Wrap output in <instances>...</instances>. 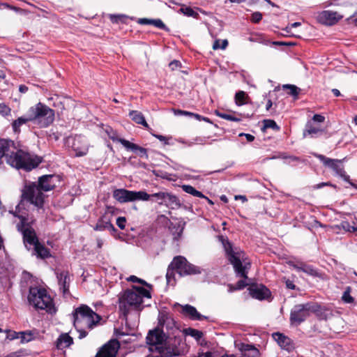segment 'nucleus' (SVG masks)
<instances>
[{
  "instance_id": "9d476101",
  "label": "nucleus",
  "mask_w": 357,
  "mask_h": 357,
  "mask_svg": "<svg viewBox=\"0 0 357 357\" xmlns=\"http://www.w3.org/2000/svg\"><path fill=\"white\" fill-rule=\"evenodd\" d=\"M181 335L167 336L162 349L158 352L161 357H176L182 354Z\"/></svg>"
},
{
  "instance_id": "e433bc0d",
  "label": "nucleus",
  "mask_w": 357,
  "mask_h": 357,
  "mask_svg": "<svg viewBox=\"0 0 357 357\" xmlns=\"http://www.w3.org/2000/svg\"><path fill=\"white\" fill-rule=\"evenodd\" d=\"M111 22L112 23L118 24L119 22L121 23H127V20L130 19L131 20H134L135 18L132 17H129L128 15H123V14H111L109 16Z\"/></svg>"
},
{
  "instance_id": "6e6552de",
  "label": "nucleus",
  "mask_w": 357,
  "mask_h": 357,
  "mask_svg": "<svg viewBox=\"0 0 357 357\" xmlns=\"http://www.w3.org/2000/svg\"><path fill=\"white\" fill-rule=\"evenodd\" d=\"M28 301L36 309L44 310L50 314L56 312L53 299L44 288L30 287Z\"/></svg>"
},
{
  "instance_id": "412c9836",
  "label": "nucleus",
  "mask_w": 357,
  "mask_h": 357,
  "mask_svg": "<svg viewBox=\"0 0 357 357\" xmlns=\"http://www.w3.org/2000/svg\"><path fill=\"white\" fill-rule=\"evenodd\" d=\"M56 278L58 280V283L60 287V290L62 291L63 295L68 294L69 293V283H70V276L68 271H56Z\"/></svg>"
},
{
  "instance_id": "f704fd0d",
  "label": "nucleus",
  "mask_w": 357,
  "mask_h": 357,
  "mask_svg": "<svg viewBox=\"0 0 357 357\" xmlns=\"http://www.w3.org/2000/svg\"><path fill=\"white\" fill-rule=\"evenodd\" d=\"M176 273V266H172V262L169 265L167 273H166V279H167V283L169 285L174 286L176 283V279H175V273Z\"/></svg>"
},
{
  "instance_id": "4468645a",
  "label": "nucleus",
  "mask_w": 357,
  "mask_h": 357,
  "mask_svg": "<svg viewBox=\"0 0 357 357\" xmlns=\"http://www.w3.org/2000/svg\"><path fill=\"white\" fill-rule=\"evenodd\" d=\"M115 208L112 206H107L105 213L98 220L93 229L96 231L109 230L112 232H116V229L112 223V216Z\"/></svg>"
},
{
  "instance_id": "3c124183",
  "label": "nucleus",
  "mask_w": 357,
  "mask_h": 357,
  "mask_svg": "<svg viewBox=\"0 0 357 357\" xmlns=\"http://www.w3.org/2000/svg\"><path fill=\"white\" fill-rule=\"evenodd\" d=\"M151 24L162 30L167 29L166 25L160 19H151Z\"/></svg>"
},
{
  "instance_id": "58836bf2",
  "label": "nucleus",
  "mask_w": 357,
  "mask_h": 357,
  "mask_svg": "<svg viewBox=\"0 0 357 357\" xmlns=\"http://www.w3.org/2000/svg\"><path fill=\"white\" fill-rule=\"evenodd\" d=\"M182 190L190 194L194 197H205V195L200 191L196 190L194 187H192L190 185H183L181 186Z\"/></svg>"
},
{
  "instance_id": "5fc2aeb1",
  "label": "nucleus",
  "mask_w": 357,
  "mask_h": 357,
  "mask_svg": "<svg viewBox=\"0 0 357 357\" xmlns=\"http://www.w3.org/2000/svg\"><path fill=\"white\" fill-rule=\"evenodd\" d=\"M262 19V14L260 12H255L251 15V21L254 23L259 22Z\"/></svg>"
},
{
  "instance_id": "f3484780",
  "label": "nucleus",
  "mask_w": 357,
  "mask_h": 357,
  "mask_svg": "<svg viewBox=\"0 0 357 357\" xmlns=\"http://www.w3.org/2000/svg\"><path fill=\"white\" fill-rule=\"evenodd\" d=\"M119 347V341L112 340L100 349L96 354V357H116Z\"/></svg>"
},
{
  "instance_id": "6e6d98bb",
  "label": "nucleus",
  "mask_w": 357,
  "mask_h": 357,
  "mask_svg": "<svg viewBox=\"0 0 357 357\" xmlns=\"http://www.w3.org/2000/svg\"><path fill=\"white\" fill-rule=\"evenodd\" d=\"M126 219L125 217H119L116 219V225L121 229H124L126 227Z\"/></svg>"
},
{
  "instance_id": "ea45409f",
  "label": "nucleus",
  "mask_w": 357,
  "mask_h": 357,
  "mask_svg": "<svg viewBox=\"0 0 357 357\" xmlns=\"http://www.w3.org/2000/svg\"><path fill=\"white\" fill-rule=\"evenodd\" d=\"M352 288L350 286L345 287L344 291L342 296V301L344 303L352 304L354 303V298L351 296Z\"/></svg>"
},
{
  "instance_id": "c85d7f7f",
  "label": "nucleus",
  "mask_w": 357,
  "mask_h": 357,
  "mask_svg": "<svg viewBox=\"0 0 357 357\" xmlns=\"http://www.w3.org/2000/svg\"><path fill=\"white\" fill-rule=\"evenodd\" d=\"M28 122H31V121L29 120V114L27 112L24 116H20L13 121L12 128H13V132L15 133H20V127L22 125H24Z\"/></svg>"
},
{
  "instance_id": "f8f14e48",
  "label": "nucleus",
  "mask_w": 357,
  "mask_h": 357,
  "mask_svg": "<svg viewBox=\"0 0 357 357\" xmlns=\"http://www.w3.org/2000/svg\"><path fill=\"white\" fill-rule=\"evenodd\" d=\"M172 266H176V273L180 277L188 275H197L202 273V268L194 264L189 263L187 259L182 256L175 257L172 261Z\"/></svg>"
},
{
  "instance_id": "774afa93",
  "label": "nucleus",
  "mask_w": 357,
  "mask_h": 357,
  "mask_svg": "<svg viewBox=\"0 0 357 357\" xmlns=\"http://www.w3.org/2000/svg\"><path fill=\"white\" fill-rule=\"evenodd\" d=\"M174 113L176 114L185 115V116H192V112L181 110V109L176 110L174 112Z\"/></svg>"
},
{
  "instance_id": "4d7b16f0",
  "label": "nucleus",
  "mask_w": 357,
  "mask_h": 357,
  "mask_svg": "<svg viewBox=\"0 0 357 357\" xmlns=\"http://www.w3.org/2000/svg\"><path fill=\"white\" fill-rule=\"evenodd\" d=\"M325 186H331L335 188H336V185L332 184L331 182H321V183L314 185L313 186V189L317 190V189L322 188L323 187H325Z\"/></svg>"
},
{
  "instance_id": "a19ab883",
  "label": "nucleus",
  "mask_w": 357,
  "mask_h": 357,
  "mask_svg": "<svg viewBox=\"0 0 357 357\" xmlns=\"http://www.w3.org/2000/svg\"><path fill=\"white\" fill-rule=\"evenodd\" d=\"M268 128H271L276 131H278L280 129L274 120L264 119L263 121V128H261V130H265Z\"/></svg>"
},
{
  "instance_id": "473e14b6",
  "label": "nucleus",
  "mask_w": 357,
  "mask_h": 357,
  "mask_svg": "<svg viewBox=\"0 0 357 357\" xmlns=\"http://www.w3.org/2000/svg\"><path fill=\"white\" fill-rule=\"evenodd\" d=\"M166 206L174 208L180 205L178 198L170 193L166 192L164 204Z\"/></svg>"
},
{
  "instance_id": "69168bd1",
  "label": "nucleus",
  "mask_w": 357,
  "mask_h": 357,
  "mask_svg": "<svg viewBox=\"0 0 357 357\" xmlns=\"http://www.w3.org/2000/svg\"><path fill=\"white\" fill-rule=\"evenodd\" d=\"M325 118L321 114H314L312 117V121L314 122L321 123L324 122Z\"/></svg>"
},
{
  "instance_id": "37998d69",
  "label": "nucleus",
  "mask_w": 357,
  "mask_h": 357,
  "mask_svg": "<svg viewBox=\"0 0 357 357\" xmlns=\"http://www.w3.org/2000/svg\"><path fill=\"white\" fill-rule=\"evenodd\" d=\"M185 331L187 335L194 337L197 340H200L203 336L202 332L197 329L188 328L185 329Z\"/></svg>"
},
{
  "instance_id": "20e7f679",
  "label": "nucleus",
  "mask_w": 357,
  "mask_h": 357,
  "mask_svg": "<svg viewBox=\"0 0 357 357\" xmlns=\"http://www.w3.org/2000/svg\"><path fill=\"white\" fill-rule=\"evenodd\" d=\"M100 319L98 314L86 305L76 308L73 313V324L79 333V338L85 337L88 334L86 330L92 329Z\"/></svg>"
},
{
  "instance_id": "bb28decb",
  "label": "nucleus",
  "mask_w": 357,
  "mask_h": 357,
  "mask_svg": "<svg viewBox=\"0 0 357 357\" xmlns=\"http://www.w3.org/2000/svg\"><path fill=\"white\" fill-rule=\"evenodd\" d=\"M33 246L34 255H36L38 258L45 259L51 256L50 250L39 241L33 245Z\"/></svg>"
},
{
  "instance_id": "680f3d73",
  "label": "nucleus",
  "mask_w": 357,
  "mask_h": 357,
  "mask_svg": "<svg viewBox=\"0 0 357 357\" xmlns=\"http://www.w3.org/2000/svg\"><path fill=\"white\" fill-rule=\"evenodd\" d=\"M206 143V138L197 137L193 139L192 144H204Z\"/></svg>"
},
{
  "instance_id": "dca6fc26",
  "label": "nucleus",
  "mask_w": 357,
  "mask_h": 357,
  "mask_svg": "<svg viewBox=\"0 0 357 357\" xmlns=\"http://www.w3.org/2000/svg\"><path fill=\"white\" fill-rule=\"evenodd\" d=\"M72 149L75 153V156L81 157L88 153L89 144L84 137L76 135L73 139Z\"/></svg>"
},
{
  "instance_id": "bf43d9fd",
  "label": "nucleus",
  "mask_w": 357,
  "mask_h": 357,
  "mask_svg": "<svg viewBox=\"0 0 357 357\" xmlns=\"http://www.w3.org/2000/svg\"><path fill=\"white\" fill-rule=\"evenodd\" d=\"M342 227L345 230H347V231H348L349 232L357 231V227H355L354 226H351L348 222H342Z\"/></svg>"
},
{
  "instance_id": "79ce46f5",
  "label": "nucleus",
  "mask_w": 357,
  "mask_h": 357,
  "mask_svg": "<svg viewBox=\"0 0 357 357\" xmlns=\"http://www.w3.org/2000/svg\"><path fill=\"white\" fill-rule=\"evenodd\" d=\"M179 12L188 17H192L196 19L199 17V13L195 11L191 7H182L180 8Z\"/></svg>"
},
{
  "instance_id": "338daca9",
  "label": "nucleus",
  "mask_w": 357,
  "mask_h": 357,
  "mask_svg": "<svg viewBox=\"0 0 357 357\" xmlns=\"http://www.w3.org/2000/svg\"><path fill=\"white\" fill-rule=\"evenodd\" d=\"M287 160H289L288 163L290 164L291 162H303L304 160H301L299 157L294 156V155H290L285 158Z\"/></svg>"
},
{
  "instance_id": "ddd939ff",
  "label": "nucleus",
  "mask_w": 357,
  "mask_h": 357,
  "mask_svg": "<svg viewBox=\"0 0 357 357\" xmlns=\"http://www.w3.org/2000/svg\"><path fill=\"white\" fill-rule=\"evenodd\" d=\"M167 337L166 333H164L163 331L160 330V326H157L155 328L149 331L146 337V344L149 347V350L151 352L158 354Z\"/></svg>"
},
{
  "instance_id": "39448f33",
  "label": "nucleus",
  "mask_w": 357,
  "mask_h": 357,
  "mask_svg": "<svg viewBox=\"0 0 357 357\" xmlns=\"http://www.w3.org/2000/svg\"><path fill=\"white\" fill-rule=\"evenodd\" d=\"M21 204L22 203L20 202L15 206V211H10V213L20 220L16 225V228L22 234L24 243L33 245L38 242L35 229L33 227L35 220L29 218L28 215L21 213Z\"/></svg>"
},
{
  "instance_id": "e2e57ef3",
  "label": "nucleus",
  "mask_w": 357,
  "mask_h": 357,
  "mask_svg": "<svg viewBox=\"0 0 357 357\" xmlns=\"http://www.w3.org/2000/svg\"><path fill=\"white\" fill-rule=\"evenodd\" d=\"M301 22H294V23L290 24H289L288 26H287L284 30H285L287 33H289V32L291 31V29H292L293 28H295V27L299 26H301Z\"/></svg>"
},
{
  "instance_id": "aec40b11",
  "label": "nucleus",
  "mask_w": 357,
  "mask_h": 357,
  "mask_svg": "<svg viewBox=\"0 0 357 357\" xmlns=\"http://www.w3.org/2000/svg\"><path fill=\"white\" fill-rule=\"evenodd\" d=\"M113 197L119 203H127L132 202V190L124 188L115 189L113 191Z\"/></svg>"
},
{
  "instance_id": "c756f323",
  "label": "nucleus",
  "mask_w": 357,
  "mask_h": 357,
  "mask_svg": "<svg viewBox=\"0 0 357 357\" xmlns=\"http://www.w3.org/2000/svg\"><path fill=\"white\" fill-rule=\"evenodd\" d=\"M129 116L136 123L142 125L146 129L150 128L149 126L148 125V123H146V121L145 120L144 115L140 112H138L136 110H132L129 113Z\"/></svg>"
},
{
  "instance_id": "2f4dec72",
  "label": "nucleus",
  "mask_w": 357,
  "mask_h": 357,
  "mask_svg": "<svg viewBox=\"0 0 357 357\" xmlns=\"http://www.w3.org/2000/svg\"><path fill=\"white\" fill-rule=\"evenodd\" d=\"M18 334H20V339L22 343L29 342L31 340H33L37 335H38V332L37 330L34 329L32 331H20Z\"/></svg>"
},
{
  "instance_id": "9b49d317",
  "label": "nucleus",
  "mask_w": 357,
  "mask_h": 357,
  "mask_svg": "<svg viewBox=\"0 0 357 357\" xmlns=\"http://www.w3.org/2000/svg\"><path fill=\"white\" fill-rule=\"evenodd\" d=\"M314 156L318 158L325 166L332 169L337 175L340 176L344 181L348 182L351 186L357 189V185L351 182L350 176L344 171V167L340 164L341 160L332 159L319 153H313Z\"/></svg>"
},
{
  "instance_id": "052dcab7",
  "label": "nucleus",
  "mask_w": 357,
  "mask_h": 357,
  "mask_svg": "<svg viewBox=\"0 0 357 357\" xmlns=\"http://www.w3.org/2000/svg\"><path fill=\"white\" fill-rule=\"evenodd\" d=\"M284 282H285L286 287L287 289H292V290L296 289V287L292 280H290L289 279L284 278Z\"/></svg>"
},
{
  "instance_id": "f03ea898",
  "label": "nucleus",
  "mask_w": 357,
  "mask_h": 357,
  "mask_svg": "<svg viewBox=\"0 0 357 357\" xmlns=\"http://www.w3.org/2000/svg\"><path fill=\"white\" fill-rule=\"evenodd\" d=\"M60 182L61 176L57 174H47L39 177L38 183H31L24 187L20 202L22 203L25 200L38 208H42L45 199L43 191L48 192L53 190Z\"/></svg>"
},
{
  "instance_id": "864d4df0",
  "label": "nucleus",
  "mask_w": 357,
  "mask_h": 357,
  "mask_svg": "<svg viewBox=\"0 0 357 357\" xmlns=\"http://www.w3.org/2000/svg\"><path fill=\"white\" fill-rule=\"evenodd\" d=\"M10 113V108L5 103H0V114L7 116Z\"/></svg>"
},
{
  "instance_id": "1a4fd4ad",
  "label": "nucleus",
  "mask_w": 357,
  "mask_h": 357,
  "mask_svg": "<svg viewBox=\"0 0 357 357\" xmlns=\"http://www.w3.org/2000/svg\"><path fill=\"white\" fill-rule=\"evenodd\" d=\"M319 308L320 306L318 304L311 302L294 305L290 312L291 324L300 325L310 316L312 312L319 311Z\"/></svg>"
},
{
  "instance_id": "0eeeda50",
  "label": "nucleus",
  "mask_w": 357,
  "mask_h": 357,
  "mask_svg": "<svg viewBox=\"0 0 357 357\" xmlns=\"http://www.w3.org/2000/svg\"><path fill=\"white\" fill-rule=\"evenodd\" d=\"M27 112L29 120L40 128L48 127L54 121V110L42 102L31 107Z\"/></svg>"
},
{
  "instance_id": "cd10ccee",
  "label": "nucleus",
  "mask_w": 357,
  "mask_h": 357,
  "mask_svg": "<svg viewBox=\"0 0 357 357\" xmlns=\"http://www.w3.org/2000/svg\"><path fill=\"white\" fill-rule=\"evenodd\" d=\"M73 344V338L68 333H63L59 335L56 340V346L58 349H63L69 347Z\"/></svg>"
},
{
  "instance_id": "5701e85b",
  "label": "nucleus",
  "mask_w": 357,
  "mask_h": 357,
  "mask_svg": "<svg viewBox=\"0 0 357 357\" xmlns=\"http://www.w3.org/2000/svg\"><path fill=\"white\" fill-rule=\"evenodd\" d=\"M120 143L128 150H130L134 153H137L141 158H148L147 150L145 148L133 144L128 140H120Z\"/></svg>"
},
{
  "instance_id": "423d86ee",
  "label": "nucleus",
  "mask_w": 357,
  "mask_h": 357,
  "mask_svg": "<svg viewBox=\"0 0 357 357\" xmlns=\"http://www.w3.org/2000/svg\"><path fill=\"white\" fill-rule=\"evenodd\" d=\"M222 245L229 261L233 265L234 271L238 276L245 279L248 278V270L250 268V263L242 264L244 259V252L240 250L234 249L231 243L227 239H222Z\"/></svg>"
},
{
  "instance_id": "13d9d810",
  "label": "nucleus",
  "mask_w": 357,
  "mask_h": 357,
  "mask_svg": "<svg viewBox=\"0 0 357 357\" xmlns=\"http://www.w3.org/2000/svg\"><path fill=\"white\" fill-rule=\"evenodd\" d=\"M329 6H346L347 1L346 0H330L328 2Z\"/></svg>"
},
{
  "instance_id": "09e8293b",
  "label": "nucleus",
  "mask_w": 357,
  "mask_h": 357,
  "mask_svg": "<svg viewBox=\"0 0 357 357\" xmlns=\"http://www.w3.org/2000/svg\"><path fill=\"white\" fill-rule=\"evenodd\" d=\"M247 285H248V284L246 283V282L245 280H241L236 282L235 287L232 286L231 284H229L228 285V287H229L228 291H229V292H232L236 290H241V289H244Z\"/></svg>"
},
{
  "instance_id": "4c0bfd02",
  "label": "nucleus",
  "mask_w": 357,
  "mask_h": 357,
  "mask_svg": "<svg viewBox=\"0 0 357 357\" xmlns=\"http://www.w3.org/2000/svg\"><path fill=\"white\" fill-rule=\"evenodd\" d=\"M151 199V195L144 190H132V202L148 201Z\"/></svg>"
},
{
  "instance_id": "7ed1b4c3",
  "label": "nucleus",
  "mask_w": 357,
  "mask_h": 357,
  "mask_svg": "<svg viewBox=\"0 0 357 357\" xmlns=\"http://www.w3.org/2000/svg\"><path fill=\"white\" fill-rule=\"evenodd\" d=\"M150 291L142 287L132 286L119 295V308L121 315L126 318L131 309L139 310L143 298H150Z\"/></svg>"
},
{
  "instance_id": "c9c22d12",
  "label": "nucleus",
  "mask_w": 357,
  "mask_h": 357,
  "mask_svg": "<svg viewBox=\"0 0 357 357\" xmlns=\"http://www.w3.org/2000/svg\"><path fill=\"white\" fill-rule=\"evenodd\" d=\"M248 94L243 91H239L236 93L234 96L235 103L238 106H242L248 102Z\"/></svg>"
},
{
  "instance_id": "6ab92c4d",
  "label": "nucleus",
  "mask_w": 357,
  "mask_h": 357,
  "mask_svg": "<svg viewBox=\"0 0 357 357\" xmlns=\"http://www.w3.org/2000/svg\"><path fill=\"white\" fill-rule=\"evenodd\" d=\"M343 17L338 13L332 10H324L319 15V20L326 25H333Z\"/></svg>"
},
{
  "instance_id": "de8ad7c7",
  "label": "nucleus",
  "mask_w": 357,
  "mask_h": 357,
  "mask_svg": "<svg viewBox=\"0 0 357 357\" xmlns=\"http://www.w3.org/2000/svg\"><path fill=\"white\" fill-rule=\"evenodd\" d=\"M215 114L223 119H225V120H228V121H235V122H239L241 121V119L238 118V117H236L233 115H231V114H226V113H223V112H220L219 111H216L215 112Z\"/></svg>"
},
{
  "instance_id": "c03bdc74",
  "label": "nucleus",
  "mask_w": 357,
  "mask_h": 357,
  "mask_svg": "<svg viewBox=\"0 0 357 357\" xmlns=\"http://www.w3.org/2000/svg\"><path fill=\"white\" fill-rule=\"evenodd\" d=\"M105 132L107 133V136L113 141V142H120V140H122V138H119L117 132L113 130L111 127H107L105 129Z\"/></svg>"
},
{
  "instance_id": "f257e3e1",
  "label": "nucleus",
  "mask_w": 357,
  "mask_h": 357,
  "mask_svg": "<svg viewBox=\"0 0 357 357\" xmlns=\"http://www.w3.org/2000/svg\"><path fill=\"white\" fill-rule=\"evenodd\" d=\"M0 165L2 158L5 157L6 162L10 166L17 169L29 172L37 167L41 162L42 158L36 155L31 154L23 150H17L13 141L6 139H0Z\"/></svg>"
},
{
  "instance_id": "72a5a7b5",
  "label": "nucleus",
  "mask_w": 357,
  "mask_h": 357,
  "mask_svg": "<svg viewBox=\"0 0 357 357\" xmlns=\"http://www.w3.org/2000/svg\"><path fill=\"white\" fill-rule=\"evenodd\" d=\"M294 268L298 271H303L310 275L316 276L317 275V270L310 265L305 264H301V265L295 264L294 265Z\"/></svg>"
},
{
  "instance_id": "a878e982",
  "label": "nucleus",
  "mask_w": 357,
  "mask_h": 357,
  "mask_svg": "<svg viewBox=\"0 0 357 357\" xmlns=\"http://www.w3.org/2000/svg\"><path fill=\"white\" fill-rule=\"evenodd\" d=\"M324 130L318 126L313 125L312 122H307L303 130V136L310 135L311 137H317L324 133Z\"/></svg>"
},
{
  "instance_id": "a18cd8bd",
  "label": "nucleus",
  "mask_w": 357,
  "mask_h": 357,
  "mask_svg": "<svg viewBox=\"0 0 357 357\" xmlns=\"http://www.w3.org/2000/svg\"><path fill=\"white\" fill-rule=\"evenodd\" d=\"M282 87L284 89L289 90L288 92V93L289 95L294 96V98L298 97V96L299 94L300 89L298 88L296 86L292 85V84H284V85H283Z\"/></svg>"
},
{
  "instance_id": "a211bd4d",
  "label": "nucleus",
  "mask_w": 357,
  "mask_h": 357,
  "mask_svg": "<svg viewBox=\"0 0 357 357\" xmlns=\"http://www.w3.org/2000/svg\"><path fill=\"white\" fill-rule=\"evenodd\" d=\"M273 337L282 349L291 352L295 349L294 341L283 333L279 332L274 333Z\"/></svg>"
},
{
  "instance_id": "7c9ffc66",
  "label": "nucleus",
  "mask_w": 357,
  "mask_h": 357,
  "mask_svg": "<svg viewBox=\"0 0 357 357\" xmlns=\"http://www.w3.org/2000/svg\"><path fill=\"white\" fill-rule=\"evenodd\" d=\"M184 226L185 223H182L181 222L171 223L169 229L175 240H178L181 237Z\"/></svg>"
},
{
  "instance_id": "b1692460",
  "label": "nucleus",
  "mask_w": 357,
  "mask_h": 357,
  "mask_svg": "<svg viewBox=\"0 0 357 357\" xmlns=\"http://www.w3.org/2000/svg\"><path fill=\"white\" fill-rule=\"evenodd\" d=\"M250 291L252 296L259 300L268 298L271 296L270 290L264 285L252 287Z\"/></svg>"
},
{
  "instance_id": "8fccbe9b",
  "label": "nucleus",
  "mask_w": 357,
  "mask_h": 357,
  "mask_svg": "<svg viewBox=\"0 0 357 357\" xmlns=\"http://www.w3.org/2000/svg\"><path fill=\"white\" fill-rule=\"evenodd\" d=\"M165 192H159L156 193H153L150 195L151 198H155V201L158 202L160 205H162L164 204L165 198Z\"/></svg>"
},
{
  "instance_id": "603ef678",
  "label": "nucleus",
  "mask_w": 357,
  "mask_h": 357,
  "mask_svg": "<svg viewBox=\"0 0 357 357\" xmlns=\"http://www.w3.org/2000/svg\"><path fill=\"white\" fill-rule=\"evenodd\" d=\"M127 280L129 282H138L139 284L149 287V284L145 280H144L141 278H139L135 275H130V277H128L127 278Z\"/></svg>"
},
{
  "instance_id": "0e129e2a",
  "label": "nucleus",
  "mask_w": 357,
  "mask_h": 357,
  "mask_svg": "<svg viewBox=\"0 0 357 357\" xmlns=\"http://www.w3.org/2000/svg\"><path fill=\"white\" fill-rule=\"evenodd\" d=\"M151 19L148 18H139L137 20V23L142 25H148L151 24Z\"/></svg>"
},
{
  "instance_id": "2eb2a0df",
  "label": "nucleus",
  "mask_w": 357,
  "mask_h": 357,
  "mask_svg": "<svg viewBox=\"0 0 357 357\" xmlns=\"http://www.w3.org/2000/svg\"><path fill=\"white\" fill-rule=\"evenodd\" d=\"M158 326H160V330H162L167 336L181 335L180 331L176 326L175 321L170 317H165L162 319H160Z\"/></svg>"
},
{
  "instance_id": "393cba45",
  "label": "nucleus",
  "mask_w": 357,
  "mask_h": 357,
  "mask_svg": "<svg viewBox=\"0 0 357 357\" xmlns=\"http://www.w3.org/2000/svg\"><path fill=\"white\" fill-rule=\"evenodd\" d=\"M242 351V357H260L261 354L258 349L253 345L242 344L240 348Z\"/></svg>"
},
{
  "instance_id": "49530a36",
  "label": "nucleus",
  "mask_w": 357,
  "mask_h": 357,
  "mask_svg": "<svg viewBox=\"0 0 357 357\" xmlns=\"http://www.w3.org/2000/svg\"><path fill=\"white\" fill-rule=\"evenodd\" d=\"M197 357H236V356L234 354H225L222 356H218L215 352L206 351V352L199 353Z\"/></svg>"
},
{
  "instance_id": "4be33fe9",
  "label": "nucleus",
  "mask_w": 357,
  "mask_h": 357,
  "mask_svg": "<svg viewBox=\"0 0 357 357\" xmlns=\"http://www.w3.org/2000/svg\"><path fill=\"white\" fill-rule=\"evenodd\" d=\"M182 314L192 320L202 321L206 319L207 317L197 312V309L189 304H186L182 306Z\"/></svg>"
}]
</instances>
